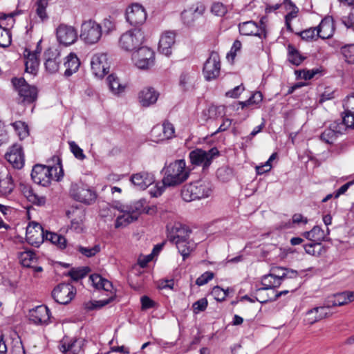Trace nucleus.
Listing matches in <instances>:
<instances>
[{"instance_id":"obj_1","label":"nucleus","mask_w":354,"mask_h":354,"mask_svg":"<svg viewBox=\"0 0 354 354\" xmlns=\"http://www.w3.org/2000/svg\"><path fill=\"white\" fill-rule=\"evenodd\" d=\"M164 177L162 178V186H157L156 190L151 191V194L157 197L162 193L164 187H174L183 183L189 176V170L186 167L185 160H175L163 169Z\"/></svg>"},{"instance_id":"obj_2","label":"nucleus","mask_w":354,"mask_h":354,"mask_svg":"<svg viewBox=\"0 0 354 354\" xmlns=\"http://www.w3.org/2000/svg\"><path fill=\"white\" fill-rule=\"evenodd\" d=\"M64 175L60 163L53 167L43 165H36L31 172L32 180L40 185L46 187L50 185L52 180H59Z\"/></svg>"},{"instance_id":"obj_3","label":"nucleus","mask_w":354,"mask_h":354,"mask_svg":"<svg viewBox=\"0 0 354 354\" xmlns=\"http://www.w3.org/2000/svg\"><path fill=\"white\" fill-rule=\"evenodd\" d=\"M145 37L141 29L136 28L130 29L122 33L118 40V46L125 52L133 53L141 48L145 42Z\"/></svg>"},{"instance_id":"obj_4","label":"nucleus","mask_w":354,"mask_h":354,"mask_svg":"<svg viewBox=\"0 0 354 354\" xmlns=\"http://www.w3.org/2000/svg\"><path fill=\"white\" fill-rule=\"evenodd\" d=\"M212 192L208 184L202 181L185 185L182 191V198L186 202L208 197Z\"/></svg>"},{"instance_id":"obj_5","label":"nucleus","mask_w":354,"mask_h":354,"mask_svg":"<svg viewBox=\"0 0 354 354\" xmlns=\"http://www.w3.org/2000/svg\"><path fill=\"white\" fill-rule=\"evenodd\" d=\"M12 84L19 95V101L24 104L35 102L37 97V88L28 84L24 78H13Z\"/></svg>"},{"instance_id":"obj_6","label":"nucleus","mask_w":354,"mask_h":354,"mask_svg":"<svg viewBox=\"0 0 354 354\" xmlns=\"http://www.w3.org/2000/svg\"><path fill=\"white\" fill-rule=\"evenodd\" d=\"M102 33V26L94 20H86L81 25L80 38L88 44L97 43Z\"/></svg>"},{"instance_id":"obj_7","label":"nucleus","mask_w":354,"mask_h":354,"mask_svg":"<svg viewBox=\"0 0 354 354\" xmlns=\"http://www.w3.org/2000/svg\"><path fill=\"white\" fill-rule=\"evenodd\" d=\"M131 59L138 68L147 69L153 65L154 52L148 46H142L132 53Z\"/></svg>"},{"instance_id":"obj_8","label":"nucleus","mask_w":354,"mask_h":354,"mask_svg":"<svg viewBox=\"0 0 354 354\" xmlns=\"http://www.w3.org/2000/svg\"><path fill=\"white\" fill-rule=\"evenodd\" d=\"M70 194L74 200L87 205L93 203L96 199L95 192L82 183H73Z\"/></svg>"},{"instance_id":"obj_9","label":"nucleus","mask_w":354,"mask_h":354,"mask_svg":"<svg viewBox=\"0 0 354 354\" xmlns=\"http://www.w3.org/2000/svg\"><path fill=\"white\" fill-rule=\"evenodd\" d=\"M218 154L219 151L215 147L208 151L196 149L189 153V158L192 164L207 167L211 164L212 160Z\"/></svg>"},{"instance_id":"obj_10","label":"nucleus","mask_w":354,"mask_h":354,"mask_svg":"<svg viewBox=\"0 0 354 354\" xmlns=\"http://www.w3.org/2000/svg\"><path fill=\"white\" fill-rule=\"evenodd\" d=\"M91 68L93 74L99 78H102L109 72L110 64L106 53H97L91 58Z\"/></svg>"},{"instance_id":"obj_11","label":"nucleus","mask_w":354,"mask_h":354,"mask_svg":"<svg viewBox=\"0 0 354 354\" xmlns=\"http://www.w3.org/2000/svg\"><path fill=\"white\" fill-rule=\"evenodd\" d=\"M221 71L220 56L216 52H212L206 60L203 66L205 78L209 81L219 76Z\"/></svg>"},{"instance_id":"obj_12","label":"nucleus","mask_w":354,"mask_h":354,"mask_svg":"<svg viewBox=\"0 0 354 354\" xmlns=\"http://www.w3.org/2000/svg\"><path fill=\"white\" fill-rule=\"evenodd\" d=\"M76 293L75 288L69 283H61L54 288L52 296L60 304H68Z\"/></svg>"},{"instance_id":"obj_13","label":"nucleus","mask_w":354,"mask_h":354,"mask_svg":"<svg viewBox=\"0 0 354 354\" xmlns=\"http://www.w3.org/2000/svg\"><path fill=\"white\" fill-rule=\"evenodd\" d=\"M56 37L59 43L70 46L77 39V30L72 26L61 24L56 28Z\"/></svg>"},{"instance_id":"obj_14","label":"nucleus","mask_w":354,"mask_h":354,"mask_svg":"<svg viewBox=\"0 0 354 354\" xmlns=\"http://www.w3.org/2000/svg\"><path fill=\"white\" fill-rule=\"evenodd\" d=\"M46 233L38 223L32 222L26 227V239L28 243L39 247L44 241Z\"/></svg>"},{"instance_id":"obj_15","label":"nucleus","mask_w":354,"mask_h":354,"mask_svg":"<svg viewBox=\"0 0 354 354\" xmlns=\"http://www.w3.org/2000/svg\"><path fill=\"white\" fill-rule=\"evenodd\" d=\"M147 19V12L143 6L139 3H132L127 8L126 19L131 25L143 24Z\"/></svg>"},{"instance_id":"obj_16","label":"nucleus","mask_w":354,"mask_h":354,"mask_svg":"<svg viewBox=\"0 0 354 354\" xmlns=\"http://www.w3.org/2000/svg\"><path fill=\"white\" fill-rule=\"evenodd\" d=\"M41 40L37 42L36 49L30 51L26 48L24 51L26 71L28 73L35 75L39 67V55L41 51Z\"/></svg>"},{"instance_id":"obj_17","label":"nucleus","mask_w":354,"mask_h":354,"mask_svg":"<svg viewBox=\"0 0 354 354\" xmlns=\"http://www.w3.org/2000/svg\"><path fill=\"white\" fill-rule=\"evenodd\" d=\"M90 279L92 282L93 286L97 288V289H102L104 291L109 292H110V297L109 299L106 300H102L100 301L99 302L101 303L100 306H103L106 304H108L109 302H111L114 297L115 296V294L114 292H113V285L111 281L109 280L103 278L102 276H100L98 274H93L91 275Z\"/></svg>"},{"instance_id":"obj_18","label":"nucleus","mask_w":354,"mask_h":354,"mask_svg":"<svg viewBox=\"0 0 354 354\" xmlns=\"http://www.w3.org/2000/svg\"><path fill=\"white\" fill-rule=\"evenodd\" d=\"M353 301H354V291H344L326 298L327 306L332 308L347 305Z\"/></svg>"},{"instance_id":"obj_19","label":"nucleus","mask_w":354,"mask_h":354,"mask_svg":"<svg viewBox=\"0 0 354 354\" xmlns=\"http://www.w3.org/2000/svg\"><path fill=\"white\" fill-rule=\"evenodd\" d=\"M50 310L46 306H38L29 313L30 322L37 325H46L50 322Z\"/></svg>"},{"instance_id":"obj_20","label":"nucleus","mask_w":354,"mask_h":354,"mask_svg":"<svg viewBox=\"0 0 354 354\" xmlns=\"http://www.w3.org/2000/svg\"><path fill=\"white\" fill-rule=\"evenodd\" d=\"M176 33L174 31L165 30L160 37L158 50L160 53L169 56L171 54L172 47L175 44Z\"/></svg>"},{"instance_id":"obj_21","label":"nucleus","mask_w":354,"mask_h":354,"mask_svg":"<svg viewBox=\"0 0 354 354\" xmlns=\"http://www.w3.org/2000/svg\"><path fill=\"white\" fill-rule=\"evenodd\" d=\"M6 158L13 167L21 169L24 164V158L21 145H13L6 153Z\"/></svg>"},{"instance_id":"obj_22","label":"nucleus","mask_w":354,"mask_h":354,"mask_svg":"<svg viewBox=\"0 0 354 354\" xmlns=\"http://www.w3.org/2000/svg\"><path fill=\"white\" fill-rule=\"evenodd\" d=\"M205 10V6L201 3H197L187 10H184L181 17L184 23L190 26L196 19L203 15Z\"/></svg>"},{"instance_id":"obj_23","label":"nucleus","mask_w":354,"mask_h":354,"mask_svg":"<svg viewBox=\"0 0 354 354\" xmlns=\"http://www.w3.org/2000/svg\"><path fill=\"white\" fill-rule=\"evenodd\" d=\"M153 174L147 171H141L131 176V183L138 189L144 190L154 182Z\"/></svg>"},{"instance_id":"obj_24","label":"nucleus","mask_w":354,"mask_h":354,"mask_svg":"<svg viewBox=\"0 0 354 354\" xmlns=\"http://www.w3.org/2000/svg\"><path fill=\"white\" fill-rule=\"evenodd\" d=\"M239 32L243 35H254L259 38L266 37L265 29L258 26L253 21H248L240 24L239 26Z\"/></svg>"},{"instance_id":"obj_25","label":"nucleus","mask_w":354,"mask_h":354,"mask_svg":"<svg viewBox=\"0 0 354 354\" xmlns=\"http://www.w3.org/2000/svg\"><path fill=\"white\" fill-rule=\"evenodd\" d=\"M344 133V127L339 126L337 122L330 124L320 135V139L327 144H333L339 135Z\"/></svg>"},{"instance_id":"obj_26","label":"nucleus","mask_w":354,"mask_h":354,"mask_svg":"<svg viewBox=\"0 0 354 354\" xmlns=\"http://www.w3.org/2000/svg\"><path fill=\"white\" fill-rule=\"evenodd\" d=\"M319 37L328 39L333 35L335 31L334 20L331 16L325 17L317 27Z\"/></svg>"},{"instance_id":"obj_27","label":"nucleus","mask_w":354,"mask_h":354,"mask_svg":"<svg viewBox=\"0 0 354 354\" xmlns=\"http://www.w3.org/2000/svg\"><path fill=\"white\" fill-rule=\"evenodd\" d=\"M45 68L50 73L58 71L61 62L60 55L57 50H48L45 52Z\"/></svg>"},{"instance_id":"obj_28","label":"nucleus","mask_w":354,"mask_h":354,"mask_svg":"<svg viewBox=\"0 0 354 354\" xmlns=\"http://www.w3.org/2000/svg\"><path fill=\"white\" fill-rule=\"evenodd\" d=\"M159 93L151 87L144 88L138 95L139 102L142 106L148 107L155 104Z\"/></svg>"},{"instance_id":"obj_29","label":"nucleus","mask_w":354,"mask_h":354,"mask_svg":"<svg viewBox=\"0 0 354 354\" xmlns=\"http://www.w3.org/2000/svg\"><path fill=\"white\" fill-rule=\"evenodd\" d=\"M106 81L109 88L113 95L119 96L125 92L127 84L122 81L115 74L109 75Z\"/></svg>"},{"instance_id":"obj_30","label":"nucleus","mask_w":354,"mask_h":354,"mask_svg":"<svg viewBox=\"0 0 354 354\" xmlns=\"http://www.w3.org/2000/svg\"><path fill=\"white\" fill-rule=\"evenodd\" d=\"M112 207L117 211L130 212L131 214H136V220L140 214L144 211L143 204L141 201H138L132 205L123 204L118 201L113 202Z\"/></svg>"},{"instance_id":"obj_31","label":"nucleus","mask_w":354,"mask_h":354,"mask_svg":"<svg viewBox=\"0 0 354 354\" xmlns=\"http://www.w3.org/2000/svg\"><path fill=\"white\" fill-rule=\"evenodd\" d=\"M64 66L66 68L64 75L70 77L78 71L80 61L75 53H71L65 57Z\"/></svg>"},{"instance_id":"obj_32","label":"nucleus","mask_w":354,"mask_h":354,"mask_svg":"<svg viewBox=\"0 0 354 354\" xmlns=\"http://www.w3.org/2000/svg\"><path fill=\"white\" fill-rule=\"evenodd\" d=\"M12 176L6 170L0 171V193L2 195L10 194L14 189Z\"/></svg>"},{"instance_id":"obj_33","label":"nucleus","mask_w":354,"mask_h":354,"mask_svg":"<svg viewBox=\"0 0 354 354\" xmlns=\"http://www.w3.org/2000/svg\"><path fill=\"white\" fill-rule=\"evenodd\" d=\"M270 274L276 279H279V283L286 279H293L297 277V272L293 270H288L282 267L272 268Z\"/></svg>"},{"instance_id":"obj_34","label":"nucleus","mask_w":354,"mask_h":354,"mask_svg":"<svg viewBox=\"0 0 354 354\" xmlns=\"http://www.w3.org/2000/svg\"><path fill=\"white\" fill-rule=\"evenodd\" d=\"M191 231L185 226L176 225L169 233V240L174 243H177L178 241H183L189 239Z\"/></svg>"},{"instance_id":"obj_35","label":"nucleus","mask_w":354,"mask_h":354,"mask_svg":"<svg viewBox=\"0 0 354 354\" xmlns=\"http://www.w3.org/2000/svg\"><path fill=\"white\" fill-rule=\"evenodd\" d=\"M304 236L307 239L315 242L317 245L326 240V234L319 226H315L311 230L305 232Z\"/></svg>"},{"instance_id":"obj_36","label":"nucleus","mask_w":354,"mask_h":354,"mask_svg":"<svg viewBox=\"0 0 354 354\" xmlns=\"http://www.w3.org/2000/svg\"><path fill=\"white\" fill-rule=\"evenodd\" d=\"M120 214L117 216L115 223V228L124 227L136 221V214H131L130 212L118 211Z\"/></svg>"},{"instance_id":"obj_37","label":"nucleus","mask_w":354,"mask_h":354,"mask_svg":"<svg viewBox=\"0 0 354 354\" xmlns=\"http://www.w3.org/2000/svg\"><path fill=\"white\" fill-rule=\"evenodd\" d=\"M175 244L178 252L182 255L183 260H185L196 248V243L189 239L178 241Z\"/></svg>"},{"instance_id":"obj_38","label":"nucleus","mask_w":354,"mask_h":354,"mask_svg":"<svg viewBox=\"0 0 354 354\" xmlns=\"http://www.w3.org/2000/svg\"><path fill=\"white\" fill-rule=\"evenodd\" d=\"M195 73H183L180 76L179 84L184 91L190 90L194 88L196 82Z\"/></svg>"},{"instance_id":"obj_39","label":"nucleus","mask_w":354,"mask_h":354,"mask_svg":"<svg viewBox=\"0 0 354 354\" xmlns=\"http://www.w3.org/2000/svg\"><path fill=\"white\" fill-rule=\"evenodd\" d=\"M23 194L27 200L34 205L41 206L46 203V198L44 196L37 195L34 192L32 189L29 187H25L24 188Z\"/></svg>"},{"instance_id":"obj_40","label":"nucleus","mask_w":354,"mask_h":354,"mask_svg":"<svg viewBox=\"0 0 354 354\" xmlns=\"http://www.w3.org/2000/svg\"><path fill=\"white\" fill-rule=\"evenodd\" d=\"M82 342L77 339H71L70 342H64L61 346L60 351L62 353L70 352L72 354H77L82 349Z\"/></svg>"},{"instance_id":"obj_41","label":"nucleus","mask_w":354,"mask_h":354,"mask_svg":"<svg viewBox=\"0 0 354 354\" xmlns=\"http://www.w3.org/2000/svg\"><path fill=\"white\" fill-rule=\"evenodd\" d=\"M19 259L21 264L24 267L27 268L33 266V264H36L37 261L36 254L31 250H25L20 252L19 254Z\"/></svg>"},{"instance_id":"obj_42","label":"nucleus","mask_w":354,"mask_h":354,"mask_svg":"<svg viewBox=\"0 0 354 354\" xmlns=\"http://www.w3.org/2000/svg\"><path fill=\"white\" fill-rule=\"evenodd\" d=\"M49 0H37L35 3V12L37 17L41 21H45L48 19L46 8L48 6Z\"/></svg>"},{"instance_id":"obj_43","label":"nucleus","mask_w":354,"mask_h":354,"mask_svg":"<svg viewBox=\"0 0 354 354\" xmlns=\"http://www.w3.org/2000/svg\"><path fill=\"white\" fill-rule=\"evenodd\" d=\"M223 107L217 106H211L207 110L204 111L203 114L205 120H216L222 116Z\"/></svg>"},{"instance_id":"obj_44","label":"nucleus","mask_w":354,"mask_h":354,"mask_svg":"<svg viewBox=\"0 0 354 354\" xmlns=\"http://www.w3.org/2000/svg\"><path fill=\"white\" fill-rule=\"evenodd\" d=\"M261 284L265 290L277 288L280 286L279 279L274 278L270 273L262 277Z\"/></svg>"},{"instance_id":"obj_45","label":"nucleus","mask_w":354,"mask_h":354,"mask_svg":"<svg viewBox=\"0 0 354 354\" xmlns=\"http://www.w3.org/2000/svg\"><path fill=\"white\" fill-rule=\"evenodd\" d=\"M12 126L13 127L15 131L21 140L26 138L28 136L29 132L28 125L25 122L21 121H17L12 123Z\"/></svg>"},{"instance_id":"obj_46","label":"nucleus","mask_w":354,"mask_h":354,"mask_svg":"<svg viewBox=\"0 0 354 354\" xmlns=\"http://www.w3.org/2000/svg\"><path fill=\"white\" fill-rule=\"evenodd\" d=\"M341 53L346 62L354 64V44L343 46Z\"/></svg>"},{"instance_id":"obj_47","label":"nucleus","mask_w":354,"mask_h":354,"mask_svg":"<svg viewBox=\"0 0 354 354\" xmlns=\"http://www.w3.org/2000/svg\"><path fill=\"white\" fill-rule=\"evenodd\" d=\"M338 125L344 127V132L347 128L353 129L354 127V113L344 111L342 122H338Z\"/></svg>"},{"instance_id":"obj_48","label":"nucleus","mask_w":354,"mask_h":354,"mask_svg":"<svg viewBox=\"0 0 354 354\" xmlns=\"http://www.w3.org/2000/svg\"><path fill=\"white\" fill-rule=\"evenodd\" d=\"M78 251L86 257H92L100 252V245L97 244L91 248L79 246Z\"/></svg>"},{"instance_id":"obj_49","label":"nucleus","mask_w":354,"mask_h":354,"mask_svg":"<svg viewBox=\"0 0 354 354\" xmlns=\"http://www.w3.org/2000/svg\"><path fill=\"white\" fill-rule=\"evenodd\" d=\"M11 44V34L8 29L0 25V46L7 47Z\"/></svg>"},{"instance_id":"obj_50","label":"nucleus","mask_w":354,"mask_h":354,"mask_svg":"<svg viewBox=\"0 0 354 354\" xmlns=\"http://www.w3.org/2000/svg\"><path fill=\"white\" fill-rule=\"evenodd\" d=\"M162 127L160 124L156 125L151 131V137L153 142H159L167 140L165 136H163Z\"/></svg>"},{"instance_id":"obj_51","label":"nucleus","mask_w":354,"mask_h":354,"mask_svg":"<svg viewBox=\"0 0 354 354\" xmlns=\"http://www.w3.org/2000/svg\"><path fill=\"white\" fill-rule=\"evenodd\" d=\"M304 59V57H302L297 50L289 46L288 60L290 62L298 66L302 62Z\"/></svg>"},{"instance_id":"obj_52","label":"nucleus","mask_w":354,"mask_h":354,"mask_svg":"<svg viewBox=\"0 0 354 354\" xmlns=\"http://www.w3.org/2000/svg\"><path fill=\"white\" fill-rule=\"evenodd\" d=\"M299 35L302 39L307 41L315 40L319 37L317 28H310L308 29L304 30L299 33Z\"/></svg>"},{"instance_id":"obj_53","label":"nucleus","mask_w":354,"mask_h":354,"mask_svg":"<svg viewBox=\"0 0 354 354\" xmlns=\"http://www.w3.org/2000/svg\"><path fill=\"white\" fill-rule=\"evenodd\" d=\"M211 12L218 17H223L227 12V7L221 2L212 3Z\"/></svg>"},{"instance_id":"obj_54","label":"nucleus","mask_w":354,"mask_h":354,"mask_svg":"<svg viewBox=\"0 0 354 354\" xmlns=\"http://www.w3.org/2000/svg\"><path fill=\"white\" fill-rule=\"evenodd\" d=\"M232 169L227 167H222L217 169V178L221 181H227L232 177Z\"/></svg>"},{"instance_id":"obj_55","label":"nucleus","mask_w":354,"mask_h":354,"mask_svg":"<svg viewBox=\"0 0 354 354\" xmlns=\"http://www.w3.org/2000/svg\"><path fill=\"white\" fill-rule=\"evenodd\" d=\"M160 127H162V132L165 134L163 136H165L167 140L171 139L175 136V129L171 122L165 121Z\"/></svg>"},{"instance_id":"obj_56","label":"nucleus","mask_w":354,"mask_h":354,"mask_svg":"<svg viewBox=\"0 0 354 354\" xmlns=\"http://www.w3.org/2000/svg\"><path fill=\"white\" fill-rule=\"evenodd\" d=\"M229 289L224 290L220 286H215L212 290V295L217 301H223L227 296Z\"/></svg>"},{"instance_id":"obj_57","label":"nucleus","mask_w":354,"mask_h":354,"mask_svg":"<svg viewBox=\"0 0 354 354\" xmlns=\"http://www.w3.org/2000/svg\"><path fill=\"white\" fill-rule=\"evenodd\" d=\"M316 311L313 308L306 312L304 319L306 324L312 325L321 320Z\"/></svg>"},{"instance_id":"obj_58","label":"nucleus","mask_w":354,"mask_h":354,"mask_svg":"<svg viewBox=\"0 0 354 354\" xmlns=\"http://www.w3.org/2000/svg\"><path fill=\"white\" fill-rule=\"evenodd\" d=\"M88 271V268L73 269L69 272L68 274L73 280L78 281L79 279L84 278L87 274Z\"/></svg>"},{"instance_id":"obj_59","label":"nucleus","mask_w":354,"mask_h":354,"mask_svg":"<svg viewBox=\"0 0 354 354\" xmlns=\"http://www.w3.org/2000/svg\"><path fill=\"white\" fill-rule=\"evenodd\" d=\"M208 305V301L206 298H202L192 305V309L194 314H198L200 312L204 311Z\"/></svg>"},{"instance_id":"obj_60","label":"nucleus","mask_w":354,"mask_h":354,"mask_svg":"<svg viewBox=\"0 0 354 354\" xmlns=\"http://www.w3.org/2000/svg\"><path fill=\"white\" fill-rule=\"evenodd\" d=\"M68 145L70 149L75 158L83 160L85 158V155L83 153V150L75 143L74 141H69Z\"/></svg>"},{"instance_id":"obj_61","label":"nucleus","mask_w":354,"mask_h":354,"mask_svg":"<svg viewBox=\"0 0 354 354\" xmlns=\"http://www.w3.org/2000/svg\"><path fill=\"white\" fill-rule=\"evenodd\" d=\"M332 307H328L326 305V299L324 301V305L319 307H315L314 309L317 310V316L319 317L320 319H324L326 317H328L330 315V313L329 312V309Z\"/></svg>"},{"instance_id":"obj_62","label":"nucleus","mask_w":354,"mask_h":354,"mask_svg":"<svg viewBox=\"0 0 354 354\" xmlns=\"http://www.w3.org/2000/svg\"><path fill=\"white\" fill-rule=\"evenodd\" d=\"M214 277V273L212 272H205L201 274L196 280V285L201 286L207 283Z\"/></svg>"},{"instance_id":"obj_63","label":"nucleus","mask_w":354,"mask_h":354,"mask_svg":"<svg viewBox=\"0 0 354 354\" xmlns=\"http://www.w3.org/2000/svg\"><path fill=\"white\" fill-rule=\"evenodd\" d=\"M15 335L16 336V339L15 344L12 348V352L13 354H26L21 339L17 334H15Z\"/></svg>"},{"instance_id":"obj_64","label":"nucleus","mask_w":354,"mask_h":354,"mask_svg":"<svg viewBox=\"0 0 354 354\" xmlns=\"http://www.w3.org/2000/svg\"><path fill=\"white\" fill-rule=\"evenodd\" d=\"M344 108L345 111L354 113V93L347 96L345 99Z\"/></svg>"}]
</instances>
